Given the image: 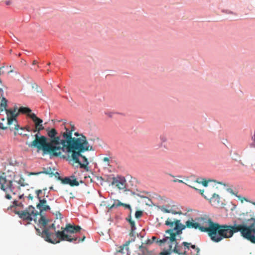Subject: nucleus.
I'll list each match as a JSON object with an SVG mask.
<instances>
[{
	"instance_id": "nucleus-1",
	"label": "nucleus",
	"mask_w": 255,
	"mask_h": 255,
	"mask_svg": "<svg viewBox=\"0 0 255 255\" xmlns=\"http://www.w3.org/2000/svg\"><path fill=\"white\" fill-rule=\"evenodd\" d=\"M199 230L202 232H207L211 240L218 243L224 239L232 237V225H220L214 223L210 218H198Z\"/></svg>"
},
{
	"instance_id": "nucleus-2",
	"label": "nucleus",
	"mask_w": 255,
	"mask_h": 255,
	"mask_svg": "<svg viewBox=\"0 0 255 255\" xmlns=\"http://www.w3.org/2000/svg\"><path fill=\"white\" fill-rule=\"evenodd\" d=\"M65 131L63 133L67 135H70L69 143L66 142L67 149L71 151L72 149H78L79 151L84 150L88 149V141L87 138L84 135H81L80 138H75L72 137V132L75 130V126L72 123L66 124L64 123Z\"/></svg>"
},
{
	"instance_id": "nucleus-3",
	"label": "nucleus",
	"mask_w": 255,
	"mask_h": 255,
	"mask_svg": "<svg viewBox=\"0 0 255 255\" xmlns=\"http://www.w3.org/2000/svg\"><path fill=\"white\" fill-rule=\"evenodd\" d=\"M38 133H37L34 135V140L30 143L26 142V144L29 147H34L38 150H42L44 153H48L50 156L59 157V152L57 151L60 150V147L51 145L49 142H47V137L43 135L39 136Z\"/></svg>"
},
{
	"instance_id": "nucleus-4",
	"label": "nucleus",
	"mask_w": 255,
	"mask_h": 255,
	"mask_svg": "<svg viewBox=\"0 0 255 255\" xmlns=\"http://www.w3.org/2000/svg\"><path fill=\"white\" fill-rule=\"evenodd\" d=\"M38 222L42 231L41 232L40 229L35 227V228L37 235L40 236L48 243L52 244L60 243V240L58 239V238L56 237V232L55 234H54L50 232V229H53V230L55 231V226L54 224H52L47 227L46 225L48 224V220L42 215L40 216V218L38 219Z\"/></svg>"
},
{
	"instance_id": "nucleus-5",
	"label": "nucleus",
	"mask_w": 255,
	"mask_h": 255,
	"mask_svg": "<svg viewBox=\"0 0 255 255\" xmlns=\"http://www.w3.org/2000/svg\"><path fill=\"white\" fill-rule=\"evenodd\" d=\"M174 235L172 237H166L165 238L157 241V243L160 245L162 243H166L167 251H164L170 255L172 253H174L179 255H186L187 250L190 249V243L184 242L182 246H178L176 238H174Z\"/></svg>"
},
{
	"instance_id": "nucleus-6",
	"label": "nucleus",
	"mask_w": 255,
	"mask_h": 255,
	"mask_svg": "<svg viewBox=\"0 0 255 255\" xmlns=\"http://www.w3.org/2000/svg\"><path fill=\"white\" fill-rule=\"evenodd\" d=\"M47 132V135L50 138L49 143L51 145L56 146L60 147L61 148L59 151V157H61L62 155V152H65L67 149L66 142L69 143V139H70V135H68L66 133H63L61 131L59 135L55 128H51L50 129H46Z\"/></svg>"
},
{
	"instance_id": "nucleus-7",
	"label": "nucleus",
	"mask_w": 255,
	"mask_h": 255,
	"mask_svg": "<svg viewBox=\"0 0 255 255\" xmlns=\"http://www.w3.org/2000/svg\"><path fill=\"white\" fill-rule=\"evenodd\" d=\"M249 221H254V222L250 226L245 224H235L232 225V236L235 233L239 232L244 239L255 244V218H251Z\"/></svg>"
},
{
	"instance_id": "nucleus-8",
	"label": "nucleus",
	"mask_w": 255,
	"mask_h": 255,
	"mask_svg": "<svg viewBox=\"0 0 255 255\" xmlns=\"http://www.w3.org/2000/svg\"><path fill=\"white\" fill-rule=\"evenodd\" d=\"M61 231L56 232V237L61 241H66L70 242L76 241L77 240L79 242H82L85 239V236L83 235L81 239H78L77 237H72L70 234L80 233L82 228L79 226L73 225L70 224H66L65 228H61Z\"/></svg>"
},
{
	"instance_id": "nucleus-9",
	"label": "nucleus",
	"mask_w": 255,
	"mask_h": 255,
	"mask_svg": "<svg viewBox=\"0 0 255 255\" xmlns=\"http://www.w3.org/2000/svg\"><path fill=\"white\" fill-rule=\"evenodd\" d=\"M87 146H88V149L81 151H79L78 149H72V151H69L68 149H66L65 151L66 154H62L60 157L63 159L71 158L75 163L79 164L80 168L87 170V166L89 164V162L87 158L85 156L81 154V153L85 151L93 150L92 146L90 145L88 142Z\"/></svg>"
},
{
	"instance_id": "nucleus-10",
	"label": "nucleus",
	"mask_w": 255,
	"mask_h": 255,
	"mask_svg": "<svg viewBox=\"0 0 255 255\" xmlns=\"http://www.w3.org/2000/svg\"><path fill=\"white\" fill-rule=\"evenodd\" d=\"M0 189L3 191L7 192V190L9 189L12 194L6 193L5 195V198L8 200H13L12 205L10 207L22 206V204L21 202H18L17 199L15 197V193L13 192L14 187L12 185V181L11 180H8L3 176L0 178Z\"/></svg>"
},
{
	"instance_id": "nucleus-11",
	"label": "nucleus",
	"mask_w": 255,
	"mask_h": 255,
	"mask_svg": "<svg viewBox=\"0 0 255 255\" xmlns=\"http://www.w3.org/2000/svg\"><path fill=\"white\" fill-rule=\"evenodd\" d=\"M165 225L171 228L167 230L166 233L170 235L169 237H172L174 235V238H176V235L180 234L182 231L186 228V226H184V225L181 223L180 220L177 219L172 220L169 218L165 221Z\"/></svg>"
},
{
	"instance_id": "nucleus-12",
	"label": "nucleus",
	"mask_w": 255,
	"mask_h": 255,
	"mask_svg": "<svg viewBox=\"0 0 255 255\" xmlns=\"http://www.w3.org/2000/svg\"><path fill=\"white\" fill-rule=\"evenodd\" d=\"M19 217L24 221H27L29 223L33 220L35 223L37 222V217L42 216L40 212L36 211L34 207L29 206L28 208L22 211L15 212Z\"/></svg>"
},
{
	"instance_id": "nucleus-13",
	"label": "nucleus",
	"mask_w": 255,
	"mask_h": 255,
	"mask_svg": "<svg viewBox=\"0 0 255 255\" xmlns=\"http://www.w3.org/2000/svg\"><path fill=\"white\" fill-rule=\"evenodd\" d=\"M18 110L15 107L13 110H6V114L7 118V123L10 126L14 125V128L18 127V123L16 117L18 115Z\"/></svg>"
},
{
	"instance_id": "nucleus-14",
	"label": "nucleus",
	"mask_w": 255,
	"mask_h": 255,
	"mask_svg": "<svg viewBox=\"0 0 255 255\" xmlns=\"http://www.w3.org/2000/svg\"><path fill=\"white\" fill-rule=\"evenodd\" d=\"M36 194L39 200V203L36 205V207L39 210L38 212H40V214H41V213L43 211H46L50 210V207L46 204V200L45 198H42V195L43 194L42 190H36Z\"/></svg>"
},
{
	"instance_id": "nucleus-15",
	"label": "nucleus",
	"mask_w": 255,
	"mask_h": 255,
	"mask_svg": "<svg viewBox=\"0 0 255 255\" xmlns=\"http://www.w3.org/2000/svg\"><path fill=\"white\" fill-rule=\"evenodd\" d=\"M29 118L35 124V128L32 129L33 132L39 133L41 130L44 129V128L42 125L43 120L42 119L38 118L35 114L29 115Z\"/></svg>"
},
{
	"instance_id": "nucleus-16",
	"label": "nucleus",
	"mask_w": 255,
	"mask_h": 255,
	"mask_svg": "<svg viewBox=\"0 0 255 255\" xmlns=\"http://www.w3.org/2000/svg\"><path fill=\"white\" fill-rule=\"evenodd\" d=\"M127 181L125 177L117 176L113 177L111 185L120 190L125 189L126 188Z\"/></svg>"
},
{
	"instance_id": "nucleus-17",
	"label": "nucleus",
	"mask_w": 255,
	"mask_h": 255,
	"mask_svg": "<svg viewBox=\"0 0 255 255\" xmlns=\"http://www.w3.org/2000/svg\"><path fill=\"white\" fill-rule=\"evenodd\" d=\"M139 250L141 251L142 254L139 255H155L154 253L152 251H148L145 248L141 245L139 247ZM160 255H169V253L162 252L159 254Z\"/></svg>"
},
{
	"instance_id": "nucleus-18",
	"label": "nucleus",
	"mask_w": 255,
	"mask_h": 255,
	"mask_svg": "<svg viewBox=\"0 0 255 255\" xmlns=\"http://www.w3.org/2000/svg\"><path fill=\"white\" fill-rule=\"evenodd\" d=\"M184 226H186V228L189 229H199L198 221L195 222V221L192 219L191 220L187 221L185 223V225Z\"/></svg>"
},
{
	"instance_id": "nucleus-19",
	"label": "nucleus",
	"mask_w": 255,
	"mask_h": 255,
	"mask_svg": "<svg viewBox=\"0 0 255 255\" xmlns=\"http://www.w3.org/2000/svg\"><path fill=\"white\" fill-rule=\"evenodd\" d=\"M220 198L218 194L213 193L212 196L210 199V202L215 207L218 206L220 202Z\"/></svg>"
},
{
	"instance_id": "nucleus-20",
	"label": "nucleus",
	"mask_w": 255,
	"mask_h": 255,
	"mask_svg": "<svg viewBox=\"0 0 255 255\" xmlns=\"http://www.w3.org/2000/svg\"><path fill=\"white\" fill-rule=\"evenodd\" d=\"M14 129L15 131L14 132V134L15 135L16 134L20 135L22 136H27V134L25 133H24L25 131V128H20L19 126L18 125V127H16L15 128H14V125H13L12 127L11 128V130Z\"/></svg>"
},
{
	"instance_id": "nucleus-21",
	"label": "nucleus",
	"mask_w": 255,
	"mask_h": 255,
	"mask_svg": "<svg viewBox=\"0 0 255 255\" xmlns=\"http://www.w3.org/2000/svg\"><path fill=\"white\" fill-rule=\"evenodd\" d=\"M129 243L130 241H128L123 246H120L117 250V252L122 254H127L128 255H129L128 246Z\"/></svg>"
},
{
	"instance_id": "nucleus-22",
	"label": "nucleus",
	"mask_w": 255,
	"mask_h": 255,
	"mask_svg": "<svg viewBox=\"0 0 255 255\" xmlns=\"http://www.w3.org/2000/svg\"><path fill=\"white\" fill-rule=\"evenodd\" d=\"M159 208L160 209V210L162 212H163L164 213H171L173 214H179V215H181L182 214V213L181 211H176L173 209H167L164 206H160L159 207Z\"/></svg>"
},
{
	"instance_id": "nucleus-23",
	"label": "nucleus",
	"mask_w": 255,
	"mask_h": 255,
	"mask_svg": "<svg viewBox=\"0 0 255 255\" xmlns=\"http://www.w3.org/2000/svg\"><path fill=\"white\" fill-rule=\"evenodd\" d=\"M41 173H44L46 174H49L51 175V176H52L53 174V173L52 172V169L51 167H48V168H43V171H40L39 172L37 173H32V175H38Z\"/></svg>"
},
{
	"instance_id": "nucleus-24",
	"label": "nucleus",
	"mask_w": 255,
	"mask_h": 255,
	"mask_svg": "<svg viewBox=\"0 0 255 255\" xmlns=\"http://www.w3.org/2000/svg\"><path fill=\"white\" fill-rule=\"evenodd\" d=\"M13 125L12 126L9 125L7 123V120H6L4 119H1V121H0V128L2 129H6L7 128V126H8L10 129H11V128L12 127Z\"/></svg>"
},
{
	"instance_id": "nucleus-25",
	"label": "nucleus",
	"mask_w": 255,
	"mask_h": 255,
	"mask_svg": "<svg viewBox=\"0 0 255 255\" xmlns=\"http://www.w3.org/2000/svg\"><path fill=\"white\" fill-rule=\"evenodd\" d=\"M18 112L21 113L22 114H27V116L29 117V115L32 114L33 113H31V110L30 109L27 107H20L18 109Z\"/></svg>"
},
{
	"instance_id": "nucleus-26",
	"label": "nucleus",
	"mask_w": 255,
	"mask_h": 255,
	"mask_svg": "<svg viewBox=\"0 0 255 255\" xmlns=\"http://www.w3.org/2000/svg\"><path fill=\"white\" fill-rule=\"evenodd\" d=\"M160 146L164 147L165 148L167 149V146L164 144L168 140V138L165 135L162 134L160 136Z\"/></svg>"
},
{
	"instance_id": "nucleus-27",
	"label": "nucleus",
	"mask_w": 255,
	"mask_h": 255,
	"mask_svg": "<svg viewBox=\"0 0 255 255\" xmlns=\"http://www.w3.org/2000/svg\"><path fill=\"white\" fill-rule=\"evenodd\" d=\"M7 100L4 98L2 97L1 100L0 104V109L1 111L5 110L6 111L7 107Z\"/></svg>"
},
{
	"instance_id": "nucleus-28",
	"label": "nucleus",
	"mask_w": 255,
	"mask_h": 255,
	"mask_svg": "<svg viewBox=\"0 0 255 255\" xmlns=\"http://www.w3.org/2000/svg\"><path fill=\"white\" fill-rule=\"evenodd\" d=\"M190 248L193 250V251L191 252V255H199V248L196 247L195 245H191V244Z\"/></svg>"
},
{
	"instance_id": "nucleus-29",
	"label": "nucleus",
	"mask_w": 255,
	"mask_h": 255,
	"mask_svg": "<svg viewBox=\"0 0 255 255\" xmlns=\"http://www.w3.org/2000/svg\"><path fill=\"white\" fill-rule=\"evenodd\" d=\"M185 184L186 185H187L188 186H189V187L194 189L195 190L199 191V192L200 193V194L202 196H203L205 199H208V197L206 195H204V190H201V189H197L195 187V186H194V185H193V184H191L190 183H185Z\"/></svg>"
},
{
	"instance_id": "nucleus-30",
	"label": "nucleus",
	"mask_w": 255,
	"mask_h": 255,
	"mask_svg": "<svg viewBox=\"0 0 255 255\" xmlns=\"http://www.w3.org/2000/svg\"><path fill=\"white\" fill-rule=\"evenodd\" d=\"M59 180H61L63 184L71 185V178L65 177L64 178H62L61 177H59Z\"/></svg>"
},
{
	"instance_id": "nucleus-31",
	"label": "nucleus",
	"mask_w": 255,
	"mask_h": 255,
	"mask_svg": "<svg viewBox=\"0 0 255 255\" xmlns=\"http://www.w3.org/2000/svg\"><path fill=\"white\" fill-rule=\"evenodd\" d=\"M128 221L130 225V226H131V233H130V235L131 236L133 235V232L134 231V230H135L136 228H135V223H134V222L133 221H132L131 219H128Z\"/></svg>"
},
{
	"instance_id": "nucleus-32",
	"label": "nucleus",
	"mask_w": 255,
	"mask_h": 255,
	"mask_svg": "<svg viewBox=\"0 0 255 255\" xmlns=\"http://www.w3.org/2000/svg\"><path fill=\"white\" fill-rule=\"evenodd\" d=\"M79 182L76 180V179L75 178L74 176H71V186H78L79 185Z\"/></svg>"
},
{
	"instance_id": "nucleus-33",
	"label": "nucleus",
	"mask_w": 255,
	"mask_h": 255,
	"mask_svg": "<svg viewBox=\"0 0 255 255\" xmlns=\"http://www.w3.org/2000/svg\"><path fill=\"white\" fill-rule=\"evenodd\" d=\"M156 239V238L154 236H153L151 239L147 240L145 242V243H142V246L143 245V244L151 245L155 241Z\"/></svg>"
},
{
	"instance_id": "nucleus-34",
	"label": "nucleus",
	"mask_w": 255,
	"mask_h": 255,
	"mask_svg": "<svg viewBox=\"0 0 255 255\" xmlns=\"http://www.w3.org/2000/svg\"><path fill=\"white\" fill-rule=\"evenodd\" d=\"M115 114L123 115L122 113L119 112H109L105 113V115L109 118H112Z\"/></svg>"
},
{
	"instance_id": "nucleus-35",
	"label": "nucleus",
	"mask_w": 255,
	"mask_h": 255,
	"mask_svg": "<svg viewBox=\"0 0 255 255\" xmlns=\"http://www.w3.org/2000/svg\"><path fill=\"white\" fill-rule=\"evenodd\" d=\"M16 182L21 186H25V185H27L25 183V179L22 177H20L19 180L17 181Z\"/></svg>"
},
{
	"instance_id": "nucleus-36",
	"label": "nucleus",
	"mask_w": 255,
	"mask_h": 255,
	"mask_svg": "<svg viewBox=\"0 0 255 255\" xmlns=\"http://www.w3.org/2000/svg\"><path fill=\"white\" fill-rule=\"evenodd\" d=\"M103 162L105 163V165L106 166H110L111 163V159L110 158L107 157H105L103 159Z\"/></svg>"
},
{
	"instance_id": "nucleus-37",
	"label": "nucleus",
	"mask_w": 255,
	"mask_h": 255,
	"mask_svg": "<svg viewBox=\"0 0 255 255\" xmlns=\"http://www.w3.org/2000/svg\"><path fill=\"white\" fill-rule=\"evenodd\" d=\"M211 181H212V180H206L205 179H203V180L201 182V183L202 184V185L205 186V187H206L208 186V183L209 182H211Z\"/></svg>"
},
{
	"instance_id": "nucleus-38",
	"label": "nucleus",
	"mask_w": 255,
	"mask_h": 255,
	"mask_svg": "<svg viewBox=\"0 0 255 255\" xmlns=\"http://www.w3.org/2000/svg\"><path fill=\"white\" fill-rule=\"evenodd\" d=\"M142 215V212L141 211H137L135 213V216L136 218H139L141 217Z\"/></svg>"
},
{
	"instance_id": "nucleus-39",
	"label": "nucleus",
	"mask_w": 255,
	"mask_h": 255,
	"mask_svg": "<svg viewBox=\"0 0 255 255\" xmlns=\"http://www.w3.org/2000/svg\"><path fill=\"white\" fill-rule=\"evenodd\" d=\"M74 135L77 136L76 138H80L81 135H83L82 134H80L77 132H75Z\"/></svg>"
},
{
	"instance_id": "nucleus-40",
	"label": "nucleus",
	"mask_w": 255,
	"mask_h": 255,
	"mask_svg": "<svg viewBox=\"0 0 255 255\" xmlns=\"http://www.w3.org/2000/svg\"><path fill=\"white\" fill-rule=\"evenodd\" d=\"M116 204L117 207L124 205L123 203H121L119 200L117 201V203H116Z\"/></svg>"
},
{
	"instance_id": "nucleus-41",
	"label": "nucleus",
	"mask_w": 255,
	"mask_h": 255,
	"mask_svg": "<svg viewBox=\"0 0 255 255\" xmlns=\"http://www.w3.org/2000/svg\"><path fill=\"white\" fill-rule=\"evenodd\" d=\"M123 205L122 206H124L125 207H126V208H128V209H131V207H130V206L128 204H125V203H123Z\"/></svg>"
},
{
	"instance_id": "nucleus-42",
	"label": "nucleus",
	"mask_w": 255,
	"mask_h": 255,
	"mask_svg": "<svg viewBox=\"0 0 255 255\" xmlns=\"http://www.w3.org/2000/svg\"><path fill=\"white\" fill-rule=\"evenodd\" d=\"M24 128H25V130H26L27 131H32V130H31L30 128L29 127H24Z\"/></svg>"
},
{
	"instance_id": "nucleus-43",
	"label": "nucleus",
	"mask_w": 255,
	"mask_h": 255,
	"mask_svg": "<svg viewBox=\"0 0 255 255\" xmlns=\"http://www.w3.org/2000/svg\"><path fill=\"white\" fill-rule=\"evenodd\" d=\"M54 175L56 177H57L59 179V177H60L59 176V174L58 172H56L55 174L53 173V175Z\"/></svg>"
},
{
	"instance_id": "nucleus-44",
	"label": "nucleus",
	"mask_w": 255,
	"mask_h": 255,
	"mask_svg": "<svg viewBox=\"0 0 255 255\" xmlns=\"http://www.w3.org/2000/svg\"><path fill=\"white\" fill-rule=\"evenodd\" d=\"M202 181L200 180V179H197L195 181V183H201Z\"/></svg>"
},
{
	"instance_id": "nucleus-45",
	"label": "nucleus",
	"mask_w": 255,
	"mask_h": 255,
	"mask_svg": "<svg viewBox=\"0 0 255 255\" xmlns=\"http://www.w3.org/2000/svg\"><path fill=\"white\" fill-rule=\"evenodd\" d=\"M115 206H116V203H114V204H113L112 205H111V206L110 207L109 209H112L113 208H114V207H115Z\"/></svg>"
},
{
	"instance_id": "nucleus-46",
	"label": "nucleus",
	"mask_w": 255,
	"mask_h": 255,
	"mask_svg": "<svg viewBox=\"0 0 255 255\" xmlns=\"http://www.w3.org/2000/svg\"><path fill=\"white\" fill-rule=\"evenodd\" d=\"M23 197V195H19L17 196L18 199H21Z\"/></svg>"
},
{
	"instance_id": "nucleus-47",
	"label": "nucleus",
	"mask_w": 255,
	"mask_h": 255,
	"mask_svg": "<svg viewBox=\"0 0 255 255\" xmlns=\"http://www.w3.org/2000/svg\"><path fill=\"white\" fill-rule=\"evenodd\" d=\"M226 12L227 13H229V14H236L235 13H234L233 12H232L231 11H226Z\"/></svg>"
},
{
	"instance_id": "nucleus-48",
	"label": "nucleus",
	"mask_w": 255,
	"mask_h": 255,
	"mask_svg": "<svg viewBox=\"0 0 255 255\" xmlns=\"http://www.w3.org/2000/svg\"><path fill=\"white\" fill-rule=\"evenodd\" d=\"M37 63V62L36 60H34L32 62V65H35Z\"/></svg>"
},
{
	"instance_id": "nucleus-49",
	"label": "nucleus",
	"mask_w": 255,
	"mask_h": 255,
	"mask_svg": "<svg viewBox=\"0 0 255 255\" xmlns=\"http://www.w3.org/2000/svg\"><path fill=\"white\" fill-rule=\"evenodd\" d=\"M178 182H179V183H184V182L182 180H178Z\"/></svg>"
},
{
	"instance_id": "nucleus-50",
	"label": "nucleus",
	"mask_w": 255,
	"mask_h": 255,
	"mask_svg": "<svg viewBox=\"0 0 255 255\" xmlns=\"http://www.w3.org/2000/svg\"><path fill=\"white\" fill-rule=\"evenodd\" d=\"M218 183L219 184H220L223 185H224V186H226V184H225L223 183H222V182H218Z\"/></svg>"
},
{
	"instance_id": "nucleus-51",
	"label": "nucleus",
	"mask_w": 255,
	"mask_h": 255,
	"mask_svg": "<svg viewBox=\"0 0 255 255\" xmlns=\"http://www.w3.org/2000/svg\"><path fill=\"white\" fill-rule=\"evenodd\" d=\"M28 198H29V199H32L33 197H32V196H31L30 195H29L28 196Z\"/></svg>"
},
{
	"instance_id": "nucleus-52",
	"label": "nucleus",
	"mask_w": 255,
	"mask_h": 255,
	"mask_svg": "<svg viewBox=\"0 0 255 255\" xmlns=\"http://www.w3.org/2000/svg\"><path fill=\"white\" fill-rule=\"evenodd\" d=\"M1 92H3V90L2 88H0V93Z\"/></svg>"
},
{
	"instance_id": "nucleus-53",
	"label": "nucleus",
	"mask_w": 255,
	"mask_h": 255,
	"mask_svg": "<svg viewBox=\"0 0 255 255\" xmlns=\"http://www.w3.org/2000/svg\"><path fill=\"white\" fill-rule=\"evenodd\" d=\"M4 175V173H2V175H0V178H1V177L3 176V175ZM0 181H1L0 180Z\"/></svg>"
},
{
	"instance_id": "nucleus-54",
	"label": "nucleus",
	"mask_w": 255,
	"mask_h": 255,
	"mask_svg": "<svg viewBox=\"0 0 255 255\" xmlns=\"http://www.w3.org/2000/svg\"><path fill=\"white\" fill-rule=\"evenodd\" d=\"M58 215L59 216V218H61V214L59 212L58 213Z\"/></svg>"
},
{
	"instance_id": "nucleus-55",
	"label": "nucleus",
	"mask_w": 255,
	"mask_h": 255,
	"mask_svg": "<svg viewBox=\"0 0 255 255\" xmlns=\"http://www.w3.org/2000/svg\"><path fill=\"white\" fill-rule=\"evenodd\" d=\"M178 180H177V179H176V180H173V182H178Z\"/></svg>"
},
{
	"instance_id": "nucleus-56",
	"label": "nucleus",
	"mask_w": 255,
	"mask_h": 255,
	"mask_svg": "<svg viewBox=\"0 0 255 255\" xmlns=\"http://www.w3.org/2000/svg\"><path fill=\"white\" fill-rule=\"evenodd\" d=\"M10 3V2L9 1H8L6 2V4H9Z\"/></svg>"
},
{
	"instance_id": "nucleus-57",
	"label": "nucleus",
	"mask_w": 255,
	"mask_h": 255,
	"mask_svg": "<svg viewBox=\"0 0 255 255\" xmlns=\"http://www.w3.org/2000/svg\"><path fill=\"white\" fill-rule=\"evenodd\" d=\"M50 65V62L47 64V65H48V66H49Z\"/></svg>"
},
{
	"instance_id": "nucleus-58",
	"label": "nucleus",
	"mask_w": 255,
	"mask_h": 255,
	"mask_svg": "<svg viewBox=\"0 0 255 255\" xmlns=\"http://www.w3.org/2000/svg\"><path fill=\"white\" fill-rule=\"evenodd\" d=\"M241 164L242 165H244V164L242 162H241Z\"/></svg>"
},
{
	"instance_id": "nucleus-59",
	"label": "nucleus",
	"mask_w": 255,
	"mask_h": 255,
	"mask_svg": "<svg viewBox=\"0 0 255 255\" xmlns=\"http://www.w3.org/2000/svg\"><path fill=\"white\" fill-rule=\"evenodd\" d=\"M56 216H57V218H58V217H59V215H58L57 214H56Z\"/></svg>"
},
{
	"instance_id": "nucleus-60",
	"label": "nucleus",
	"mask_w": 255,
	"mask_h": 255,
	"mask_svg": "<svg viewBox=\"0 0 255 255\" xmlns=\"http://www.w3.org/2000/svg\"><path fill=\"white\" fill-rule=\"evenodd\" d=\"M56 216H57V218H58V217H59V215H58L57 214H56Z\"/></svg>"
},
{
	"instance_id": "nucleus-61",
	"label": "nucleus",
	"mask_w": 255,
	"mask_h": 255,
	"mask_svg": "<svg viewBox=\"0 0 255 255\" xmlns=\"http://www.w3.org/2000/svg\"><path fill=\"white\" fill-rule=\"evenodd\" d=\"M254 140L255 141V137L254 138Z\"/></svg>"
},
{
	"instance_id": "nucleus-62",
	"label": "nucleus",
	"mask_w": 255,
	"mask_h": 255,
	"mask_svg": "<svg viewBox=\"0 0 255 255\" xmlns=\"http://www.w3.org/2000/svg\"><path fill=\"white\" fill-rule=\"evenodd\" d=\"M253 147H255V143L254 144Z\"/></svg>"
},
{
	"instance_id": "nucleus-63",
	"label": "nucleus",
	"mask_w": 255,
	"mask_h": 255,
	"mask_svg": "<svg viewBox=\"0 0 255 255\" xmlns=\"http://www.w3.org/2000/svg\"><path fill=\"white\" fill-rule=\"evenodd\" d=\"M254 204L255 205V203Z\"/></svg>"
}]
</instances>
